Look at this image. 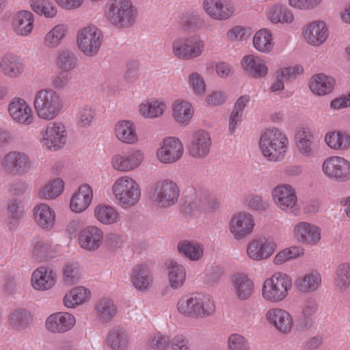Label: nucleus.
Segmentation results:
<instances>
[{"mask_svg": "<svg viewBox=\"0 0 350 350\" xmlns=\"http://www.w3.org/2000/svg\"><path fill=\"white\" fill-rule=\"evenodd\" d=\"M302 36L309 45L319 46L328 38L329 29L323 21H313L304 26Z\"/></svg>", "mask_w": 350, "mask_h": 350, "instance_id": "23", "label": "nucleus"}, {"mask_svg": "<svg viewBox=\"0 0 350 350\" xmlns=\"http://www.w3.org/2000/svg\"><path fill=\"white\" fill-rule=\"evenodd\" d=\"M64 103L60 94L51 88H42L34 96L33 107L37 116L51 121L61 113Z\"/></svg>", "mask_w": 350, "mask_h": 350, "instance_id": "5", "label": "nucleus"}, {"mask_svg": "<svg viewBox=\"0 0 350 350\" xmlns=\"http://www.w3.org/2000/svg\"><path fill=\"white\" fill-rule=\"evenodd\" d=\"M201 7L208 18L216 21L231 18L237 10L232 0H202Z\"/></svg>", "mask_w": 350, "mask_h": 350, "instance_id": "16", "label": "nucleus"}, {"mask_svg": "<svg viewBox=\"0 0 350 350\" xmlns=\"http://www.w3.org/2000/svg\"><path fill=\"white\" fill-rule=\"evenodd\" d=\"M258 145L262 154L267 160L277 162L286 157L289 149V140L282 131L271 127L262 133Z\"/></svg>", "mask_w": 350, "mask_h": 350, "instance_id": "2", "label": "nucleus"}, {"mask_svg": "<svg viewBox=\"0 0 350 350\" xmlns=\"http://www.w3.org/2000/svg\"><path fill=\"white\" fill-rule=\"evenodd\" d=\"M314 136L310 129L302 127L297 131L295 135L296 146L301 156L309 158L314 154Z\"/></svg>", "mask_w": 350, "mask_h": 350, "instance_id": "37", "label": "nucleus"}, {"mask_svg": "<svg viewBox=\"0 0 350 350\" xmlns=\"http://www.w3.org/2000/svg\"><path fill=\"white\" fill-rule=\"evenodd\" d=\"M29 7L36 14L46 18H54L57 16L58 9L50 0H29Z\"/></svg>", "mask_w": 350, "mask_h": 350, "instance_id": "50", "label": "nucleus"}, {"mask_svg": "<svg viewBox=\"0 0 350 350\" xmlns=\"http://www.w3.org/2000/svg\"><path fill=\"white\" fill-rule=\"evenodd\" d=\"M327 147L335 151H347L350 149V134L345 131L334 130L324 136Z\"/></svg>", "mask_w": 350, "mask_h": 350, "instance_id": "43", "label": "nucleus"}, {"mask_svg": "<svg viewBox=\"0 0 350 350\" xmlns=\"http://www.w3.org/2000/svg\"><path fill=\"white\" fill-rule=\"evenodd\" d=\"M241 65L249 76L256 79L265 78L269 72L265 60L256 55H245L241 61Z\"/></svg>", "mask_w": 350, "mask_h": 350, "instance_id": "31", "label": "nucleus"}, {"mask_svg": "<svg viewBox=\"0 0 350 350\" xmlns=\"http://www.w3.org/2000/svg\"><path fill=\"white\" fill-rule=\"evenodd\" d=\"M165 267L170 287L174 290L180 288L187 278L185 266L175 260H169L165 262Z\"/></svg>", "mask_w": 350, "mask_h": 350, "instance_id": "40", "label": "nucleus"}, {"mask_svg": "<svg viewBox=\"0 0 350 350\" xmlns=\"http://www.w3.org/2000/svg\"><path fill=\"white\" fill-rule=\"evenodd\" d=\"M265 318L269 323L281 334H289L293 329V317L284 308L275 307L269 309Z\"/></svg>", "mask_w": 350, "mask_h": 350, "instance_id": "20", "label": "nucleus"}, {"mask_svg": "<svg viewBox=\"0 0 350 350\" xmlns=\"http://www.w3.org/2000/svg\"><path fill=\"white\" fill-rule=\"evenodd\" d=\"M93 215L99 224L105 226L116 224L121 219L120 213L116 207L106 203L98 204L94 208Z\"/></svg>", "mask_w": 350, "mask_h": 350, "instance_id": "36", "label": "nucleus"}, {"mask_svg": "<svg viewBox=\"0 0 350 350\" xmlns=\"http://www.w3.org/2000/svg\"><path fill=\"white\" fill-rule=\"evenodd\" d=\"M31 319V314L28 310L25 309L16 310L10 316V325L14 329H18L28 324Z\"/></svg>", "mask_w": 350, "mask_h": 350, "instance_id": "60", "label": "nucleus"}, {"mask_svg": "<svg viewBox=\"0 0 350 350\" xmlns=\"http://www.w3.org/2000/svg\"><path fill=\"white\" fill-rule=\"evenodd\" d=\"M256 224L254 216L247 211L234 213L228 222V230L236 241H241L252 234Z\"/></svg>", "mask_w": 350, "mask_h": 350, "instance_id": "15", "label": "nucleus"}, {"mask_svg": "<svg viewBox=\"0 0 350 350\" xmlns=\"http://www.w3.org/2000/svg\"><path fill=\"white\" fill-rule=\"evenodd\" d=\"M148 342L151 348L157 350H165L171 345L169 336L160 332L150 335Z\"/></svg>", "mask_w": 350, "mask_h": 350, "instance_id": "61", "label": "nucleus"}, {"mask_svg": "<svg viewBox=\"0 0 350 350\" xmlns=\"http://www.w3.org/2000/svg\"><path fill=\"white\" fill-rule=\"evenodd\" d=\"M319 309V304L316 297L312 295L306 297L301 301V315L305 323L311 321Z\"/></svg>", "mask_w": 350, "mask_h": 350, "instance_id": "58", "label": "nucleus"}, {"mask_svg": "<svg viewBox=\"0 0 350 350\" xmlns=\"http://www.w3.org/2000/svg\"><path fill=\"white\" fill-rule=\"evenodd\" d=\"M57 281L55 272L50 267L41 266L35 269L31 276V285L38 291L52 288Z\"/></svg>", "mask_w": 350, "mask_h": 350, "instance_id": "29", "label": "nucleus"}, {"mask_svg": "<svg viewBox=\"0 0 350 350\" xmlns=\"http://www.w3.org/2000/svg\"><path fill=\"white\" fill-rule=\"evenodd\" d=\"M34 16L27 10L18 12L14 16L12 29L16 34L21 36H27L33 29Z\"/></svg>", "mask_w": 350, "mask_h": 350, "instance_id": "41", "label": "nucleus"}, {"mask_svg": "<svg viewBox=\"0 0 350 350\" xmlns=\"http://www.w3.org/2000/svg\"><path fill=\"white\" fill-rule=\"evenodd\" d=\"M294 239L304 245L314 246L321 239V230L318 226L308 222L299 221L293 226Z\"/></svg>", "mask_w": 350, "mask_h": 350, "instance_id": "21", "label": "nucleus"}, {"mask_svg": "<svg viewBox=\"0 0 350 350\" xmlns=\"http://www.w3.org/2000/svg\"><path fill=\"white\" fill-rule=\"evenodd\" d=\"M205 51V41L198 35L178 36L171 43L172 55L183 61L197 59Z\"/></svg>", "mask_w": 350, "mask_h": 350, "instance_id": "7", "label": "nucleus"}, {"mask_svg": "<svg viewBox=\"0 0 350 350\" xmlns=\"http://www.w3.org/2000/svg\"><path fill=\"white\" fill-rule=\"evenodd\" d=\"M104 232L97 226L91 225L81 230L78 237V244L88 252L96 251L103 243Z\"/></svg>", "mask_w": 350, "mask_h": 350, "instance_id": "25", "label": "nucleus"}, {"mask_svg": "<svg viewBox=\"0 0 350 350\" xmlns=\"http://www.w3.org/2000/svg\"><path fill=\"white\" fill-rule=\"evenodd\" d=\"M93 190L88 184H82L72 193L70 200V208L75 213L84 212L91 204Z\"/></svg>", "mask_w": 350, "mask_h": 350, "instance_id": "30", "label": "nucleus"}, {"mask_svg": "<svg viewBox=\"0 0 350 350\" xmlns=\"http://www.w3.org/2000/svg\"><path fill=\"white\" fill-rule=\"evenodd\" d=\"M172 118L180 126H187L193 120L196 110L193 105L185 98L176 99L171 105Z\"/></svg>", "mask_w": 350, "mask_h": 350, "instance_id": "28", "label": "nucleus"}, {"mask_svg": "<svg viewBox=\"0 0 350 350\" xmlns=\"http://www.w3.org/2000/svg\"><path fill=\"white\" fill-rule=\"evenodd\" d=\"M96 111L93 106L85 104L81 107L76 114V124L79 128L92 126L96 120Z\"/></svg>", "mask_w": 350, "mask_h": 350, "instance_id": "55", "label": "nucleus"}, {"mask_svg": "<svg viewBox=\"0 0 350 350\" xmlns=\"http://www.w3.org/2000/svg\"><path fill=\"white\" fill-rule=\"evenodd\" d=\"M278 247V244L273 238L258 237L248 242L246 254L250 260L260 262L270 258Z\"/></svg>", "mask_w": 350, "mask_h": 350, "instance_id": "14", "label": "nucleus"}, {"mask_svg": "<svg viewBox=\"0 0 350 350\" xmlns=\"http://www.w3.org/2000/svg\"><path fill=\"white\" fill-rule=\"evenodd\" d=\"M103 42V33L95 25H88L78 29L77 32V48L86 57H92L97 55Z\"/></svg>", "mask_w": 350, "mask_h": 350, "instance_id": "8", "label": "nucleus"}, {"mask_svg": "<svg viewBox=\"0 0 350 350\" xmlns=\"http://www.w3.org/2000/svg\"><path fill=\"white\" fill-rule=\"evenodd\" d=\"M64 189V183L57 178L49 181L38 192V196L44 200L54 199L58 197L63 192Z\"/></svg>", "mask_w": 350, "mask_h": 350, "instance_id": "52", "label": "nucleus"}, {"mask_svg": "<svg viewBox=\"0 0 350 350\" xmlns=\"http://www.w3.org/2000/svg\"><path fill=\"white\" fill-rule=\"evenodd\" d=\"M266 18L273 25H290L295 20L293 12L281 3L271 5L266 11Z\"/></svg>", "mask_w": 350, "mask_h": 350, "instance_id": "35", "label": "nucleus"}, {"mask_svg": "<svg viewBox=\"0 0 350 350\" xmlns=\"http://www.w3.org/2000/svg\"><path fill=\"white\" fill-rule=\"evenodd\" d=\"M229 350H250L248 340L241 334H232L227 340Z\"/></svg>", "mask_w": 350, "mask_h": 350, "instance_id": "62", "label": "nucleus"}, {"mask_svg": "<svg viewBox=\"0 0 350 350\" xmlns=\"http://www.w3.org/2000/svg\"><path fill=\"white\" fill-rule=\"evenodd\" d=\"M68 32V28L67 25L64 23L55 25L43 36L42 41L43 47L48 50H53L58 48L66 38Z\"/></svg>", "mask_w": 350, "mask_h": 350, "instance_id": "39", "label": "nucleus"}, {"mask_svg": "<svg viewBox=\"0 0 350 350\" xmlns=\"http://www.w3.org/2000/svg\"><path fill=\"white\" fill-rule=\"evenodd\" d=\"M184 146L180 139L175 137H166L156 151L157 160L163 164L174 163L183 157Z\"/></svg>", "mask_w": 350, "mask_h": 350, "instance_id": "17", "label": "nucleus"}, {"mask_svg": "<svg viewBox=\"0 0 350 350\" xmlns=\"http://www.w3.org/2000/svg\"><path fill=\"white\" fill-rule=\"evenodd\" d=\"M321 172L329 180L347 182L350 180V161L339 155L327 157L321 163Z\"/></svg>", "mask_w": 350, "mask_h": 350, "instance_id": "10", "label": "nucleus"}, {"mask_svg": "<svg viewBox=\"0 0 350 350\" xmlns=\"http://www.w3.org/2000/svg\"><path fill=\"white\" fill-rule=\"evenodd\" d=\"M293 286L291 276L284 272H275L265 278L260 290L261 298L268 304H279L286 301Z\"/></svg>", "mask_w": 350, "mask_h": 350, "instance_id": "4", "label": "nucleus"}, {"mask_svg": "<svg viewBox=\"0 0 350 350\" xmlns=\"http://www.w3.org/2000/svg\"><path fill=\"white\" fill-rule=\"evenodd\" d=\"M55 64L61 71L69 72L77 67V57L71 51H62L57 54Z\"/></svg>", "mask_w": 350, "mask_h": 350, "instance_id": "57", "label": "nucleus"}, {"mask_svg": "<svg viewBox=\"0 0 350 350\" xmlns=\"http://www.w3.org/2000/svg\"><path fill=\"white\" fill-rule=\"evenodd\" d=\"M25 66L20 57L13 53H7L0 60V70L7 77L15 79L23 74Z\"/></svg>", "mask_w": 350, "mask_h": 350, "instance_id": "38", "label": "nucleus"}, {"mask_svg": "<svg viewBox=\"0 0 350 350\" xmlns=\"http://www.w3.org/2000/svg\"><path fill=\"white\" fill-rule=\"evenodd\" d=\"M105 342L111 350H126L129 345L130 339L125 329L115 327L108 332Z\"/></svg>", "mask_w": 350, "mask_h": 350, "instance_id": "47", "label": "nucleus"}, {"mask_svg": "<svg viewBox=\"0 0 350 350\" xmlns=\"http://www.w3.org/2000/svg\"><path fill=\"white\" fill-rule=\"evenodd\" d=\"M4 171L12 175H22L31 168V162L29 155L21 151H10L5 154L1 161Z\"/></svg>", "mask_w": 350, "mask_h": 350, "instance_id": "18", "label": "nucleus"}, {"mask_svg": "<svg viewBox=\"0 0 350 350\" xmlns=\"http://www.w3.org/2000/svg\"><path fill=\"white\" fill-rule=\"evenodd\" d=\"M76 324L75 317L67 312H57L49 315L44 323L47 332L54 334L70 331Z\"/></svg>", "mask_w": 350, "mask_h": 350, "instance_id": "22", "label": "nucleus"}, {"mask_svg": "<svg viewBox=\"0 0 350 350\" xmlns=\"http://www.w3.org/2000/svg\"><path fill=\"white\" fill-rule=\"evenodd\" d=\"M35 223L41 228L51 230L55 221V213L52 208L46 204L41 203L34 206L33 209Z\"/></svg>", "mask_w": 350, "mask_h": 350, "instance_id": "42", "label": "nucleus"}, {"mask_svg": "<svg viewBox=\"0 0 350 350\" xmlns=\"http://www.w3.org/2000/svg\"><path fill=\"white\" fill-rule=\"evenodd\" d=\"M335 80L333 77L323 73L314 75L309 81L310 91L317 96H325L334 89Z\"/></svg>", "mask_w": 350, "mask_h": 350, "instance_id": "45", "label": "nucleus"}, {"mask_svg": "<svg viewBox=\"0 0 350 350\" xmlns=\"http://www.w3.org/2000/svg\"><path fill=\"white\" fill-rule=\"evenodd\" d=\"M323 276L317 270L306 272L295 280L297 289L302 293H314L323 286Z\"/></svg>", "mask_w": 350, "mask_h": 350, "instance_id": "32", "label": "nucleus"}, {"mask_svg": "<svg viewBox=\"0 0 350 350\" xmlns=\"http://www.w3.org/2000/svg\"><path fill=\"white\" fill-rule=\"evenodd\" d=\"M8 111L11 118L17 123L29 125L33 122L32 109L23 98H12L8 105Z\"/></svg>", "mask_w": 350, "mask_h": 350, "instance_id": "27", "label": "nucleus"}, {"mask_svg": "<svg viewBox=\"0 0 350 350\" xmlns=\"http://www.w3.org/2000/svg\"><path fill=\"white\" fill-rule=\"evenodd\" d=\"M90 295L91 293L88 288L82 286H75L66 293L63 298V304L66 308H75L87 302Z\"/></svg>", "mask_w": 350, "mask_h": 350, "instance_id": "46", "label": "nucleus"}, {"mask_svg": "<svg viewBox=\"0 0 350 350\" xmlns=\"http://www.w3.org/2000/svg\"><path fill=\"white\" fill-rule=\"evenodd\" d=\"M130 280L136 290L146 292L151 287L153 278L148 267L146 265L139 264L131 270Z\"/></svg>", "mask_w": 350, "mask_h": 350, "instance_id": "34", "label": "nucleus"}, {"mask_svg": "<svg viewBox=\"0 0 350 350\" xmlns=\"http://www.w3.org/2000/svg\"><path fill=\"white\" fill-rule=\"evenodd\" d=\"M179 195L180 189L178 185L172 180L165 179L155 183L152 199L155 206L167 208L177 202Z\"/></svg>", "mask_w": 350, "mask_h": 350, "instance_id": "12", "label": "nucleus"}, {"mask_svg": "<svg viewBox=\"0 0 350 350\" xmlns=\"http://www.w3.org/2000/svg\"><path fill=\"white\" fill-rule=\"evenodd\" d=\"M82 277V270L77 262H68L63 271V280L68 285L78 283Z\"/></svg>", "mask_w": 350, "mask_h": 350, "instance_id": "59", "label": "nucleus"}, {"mask_svg": "<svg viewBox=\"0 0 350 350\" xmlns=\"http://www.w3.org/2000/svg\"><path fill=\"white\" fill-rule=\"evenodd\" d=\"M334 286L339 292H345L350 286V263L343 262L337 267Z\"/></svg>", "mask_w": 350, "mask_h": 350, "instance_id": "51", "label": "nucleus"}, {"mask_svg": "<svg viewBox=\"0 0 350 350\" xmlns=\"http://www.w3.org/2000/svg\"><path fill=\"white\" fill-rule=\"evenodd\" d=\"M116 138L122 144H136L139 142V136L135 124L127 120L118 121L113 129Z\"/></svg>", "mask_w": 350, "mask_h": 350, "instance_id": "33", "label": "nucleus"}, {"mask_svg": "<svg viewBox=\"0 0 350 350\" xmlns=\"http://www.w3.org/2000/svg\"><path fill=\"white\" fill-rule=\"evenodd\" d=\"M176 248L180 255L191 261H198L204 256V247L196 241L180 240L177 243Z\"/></svg>", "mask_w": 350, "mask_h": 350, "instance_id": "44", "label": "nucleus"}, {"mask_svg": "<svg viewBox=\"0 0 350 350\" xmlns=\"http://www.w3.org/2000/svg\"><path fill=\"white\" fill-rule=\"evenodd\" d=\"M252 41L254 48L265 54L271 53L275 46L273 33L268 28L258 30L254 33Z\"/></svg>", "mask_w": 350, "mask_h": 350, "instance_id": "48", "label": "nucleus"}, {"mask_svg": "<svg viewBox=\"0 0 350 350\" xmlns=\"http://www.w3.org/2000/svg\"><path fill=\"white\" fill-rule=\"evenodd\" d=\"M230 289L239 301L249 299L255 292L254 281L245 273H237L230 278Z\"/></svg>", "mask_w": 350, "mask_h": 350, "instance_id": "24", "label": "nucleus"}, {"mask_svg": "<svg viewBox=\"0 0 350 350\" xmlns=\"http://www.w3.org/2000/svg\"><path fill=\"white\" fill-rule=\"evenodd\" d=\"M243 203L245 206L255 211L265 210L267 207V203L260 196L254 194L245 196Z\"/></svg>", "mask_w": 350, "mask_h": 350, "instance_id": "64", "label": "nucleus"}, {"mask_svg": "<svg viewBox=\"0 0 350 350\" xmlns=\"http://www.w3.org/2000/svg\"><path fill=\"white\" fill-rule=\"evenodd\" d=\"M201 209L206 212L217 210L220 205L218 198L208 193H203L199 198Z\"/></svg>", "mask_w": 350, "mask_h": 350, "instance_id": "63", "label": "nucleus"}, {"mask_svg": "<svg viewBox=\"0 0 350 350\" xmlns=\"http://www.w3.org/2000/svg\"><path fill=\"white\" fill-rule=\"evenodd\" d=\"M252 29L242 25H235L230 27L226 32L225 39L230 43H242L252 35Z\"/></svg>", "mask_w": 350, "mask_h": 350, "instance_id": "53", "label": "nucleus"}, {"mask_svg": "<svg viewBox=\"0 0 350 350\" xmlns=\"http://www.w3.org/2000/svg\"><path fill=\"white\" fill-rule=\"evenodd\" d=\"M117 307L113 300L108 297H102L97 301L94 306V314L99 321L108 323L115 317Z\"/></svg>", "mask_w": 350, "mask_h": 350, "instance_id": "49", "label": "nucleus"}, {"mask_svg": "<svg viewBox=\"0 0 350 350\" xmlns=\"http://www.w3.org/2000/svg\"><path fill=\"white\" fill-rule=\"evenodd\" d=\"M186 83L187 88L196 96H203L206 91L205 79L197 71H193L187 75Z\"/></svg>", "mask_w": 350, "mask_h": 350, "instance_id": "54", "label": "nucleus"}, {"mask_svg": "<svg viewBox=\"0 0 350 350\" xmlns=\"http://www.w3.org/2000/svg\"><path fill=\"white\" fill-rule=\"evenodd\" d=\"M167 109L166 101L161 98H150L143 100L137 105L139 115L146 120L162 118Z\"/></svg>", "mask_w": 350, "mask_h": 350, "instance_id": "26", "label": "nucleus"}, {"mask_svg": "<svg viewBox=\"0 0 350 350\" xmlns=\"http://www.w3.org/2000/svg\"><path fill=\"white\" fill-rule=\"evenodd\" d=\"M40 142L42 147L50 150H58L66 144L68 131L66 125L60 121L51 122L41 130Z\"/></svg>", "mask_w": 350, "mask_h": 350, "instance_id": "9", "label": "nucleus"}, {"mask_svg": "<svg viewBox=\"0 0 350 350\" xmlns=\"http://www.w3.org/2000/svg\"><path fill=\"white\" fill-rule=\"evenodd\" d=\"M145 154L139 148H129L126 151L115 154L111 159L112 168L122 173L138 169L144 163Z\"/></svg>", "mask_w": 350, "mask_h": 350, "instance_id": "13", "label": "nucleus"}, {"mask_svg": "<svg viewBox=\"0 0 350 350\" xmlns=\"http://www.w3.org/2000/svg\"><path fill=\"white\" fill-rule=\"evenodd\" d=\"M212 139L211 134L204 129L194 131L187 145L189 154L195 159L206 157L211 150Z\"/></svg>", "mask_w": 350, "mask_h": 350, "instance_id": "19", "label": "nucleus"}, {"mask_svg": "<svg viewBox=\"0 0 350 350\" xmlns=\"http://www.w3.org/2000/svg\"><path fill=\"white\" fill-rule=\"evenodd\" d=\"M176 310L186 318L206 319L215 316L216 305L213 298L208 295L192 293L178 300Z\"/></svg>", "mask_w": 350, "mask_h": 350, "instance_id": "1", "label": "nucleus"}, {"mask_svg": "<svg viewBox=\"0 0 350 350\" xmlns=\"http://www.w3.org/2000/svg\"><path fill=\"white\" fill-rule=\"evenodd\" d=\"M272 199L281 211L297 214L300 210L295 189L289 184L280 183L271 192Z\"/></svg>", "mask_w": 350, "mask_h": 350, "instance_id": "11", "label": "nucleus"}, {"mask_svg": "<svg viewBox=\"0 0 350 350\" xmlns=\"http://www.w3.org/2000/svg\"><path fill=\"white\" fill-rule=\"evenodd\" d=\"M111 191L116 202L123 208L135 206L141 199L139 184L129 175H123L116 178L111 185Z\"/></svg>", "mask_w": 350, "mask_h": 350, "instance_id": "6", "label": "nucleus"}, {"mask_svg": "<svg viewBox=\"0 0 350 350\" xmlns=\"http://www.w3.org/2000/svg\"><path fill=\"white\" fill-rule=\"evenodd\" d=\"M104 16L112 26L126 29L135 23L138 10L131 0H108L104 7Z\"/></svg>", "mask_w": 350, "mask_h": 350, "instance_id": "3", "label": "nucleus"}, {"mask_svg": "<svg viewBox=\"0 0 350 350\" xmlns=\"http://www.w3.org/2000/svg\"><path fill=\"white\" fill-rule=\"evenodd\" d=\"M24 206L21 201L16 199L12 200L8 205V221L7 227L12 230L16 228L18 220L23 217Z\"/></svg>", "mask_w": 350, "mask_h": 350, "instance_id": "56", "label": "nucleus"}]
</instances>
